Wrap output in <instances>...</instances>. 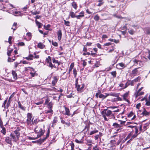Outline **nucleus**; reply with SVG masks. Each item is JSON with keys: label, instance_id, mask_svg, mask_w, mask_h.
<instances>
[{"label": "nucleus", "instance_id": "a19ab883", "mask_svg": "<svg viewBox=\"0 0 150 150\" xmlns=\"http://www.w3.org/2000/svg\"><path fill=\"white\" fill-rule=\"evenodd\" d=\"M100 17L98 14L96 15L94 17V19L96 21H98Z\"/></svg>", "mask_w": 150, "mask_h": 150}, {"label": "nucleus", "instance_id": "9d476101", "mask_svg": "<svg viewBox=\"0 0 150 150\" xmlns=\"http://www.w3.org/2000/svg\"><path fill=\"white\" fill-rule=\"evenodd\" d=\"M110 95V94L107 93H105L104 94L100 93L99 96V97L103 99L106 98L108 96Z\"/></svg>", "mask_w": 150, "mask_h": 150}, {"label": "nucleus", "instance_id": "f704fd0d", "mask_svg": "<svg viewBox=\"0 0 150 150\" xmlns=\"http://www.w3.org/2000/svg\"><path fill=\"white\" fill-rule=\"evenodd\" d=\"M26 35L28 37V40H30L32 38V35L31 33L30 32H29L26 34Z\"/></svg>", "mask_w": 150, "mask_h": 150}, {"label": "nucleus", "instance_id": "09e8293b", "mask_svg": "<svg viewBox=\"0 0 150 150\" xmlns=\"http://www.w3.org/2000/svg\"><path fill=\"white\" fill-rule=\"evenodd\" d=\"M133 115L134 113L132 112H131L129 113V114L128 115L127 117L128 118H130V119L131 118V117L133 116Z\"/></svg>", "mask_w": 150, "mask_h": 150}, {"label": "nucleus", "instance_id": "4468645a", "mask_svg": "<svg viewBox=\"0 0 150 150\" xmlns=\"http://www.w3.org/2000/svg\"><path fill=\"white\" fill-rule=\"evenodd\" d=\"M65 112L64 113H63V114L64 115H67L69 116L70 115V111L69 109L68 108H67L65 106H64Z\"/></svg>", "mask_w": 150, "mask_h": 150}, {"label": "nucleus", "instance_id": "423d86ee", "mask_svg": "<svg viewBox=\"0 0 150 150\" xmlns=\"http://www.w3.org/2000/svg\"><path fill=\"white\" fill-rule=\"evenodd\" d=\"M149 124V123L148 122L145 124H142L139 126V130L140 131H145L147 128V127Z\"/></svg>", "mask_w": 150, "mask_h": 150}, {"label": "nucleus", "instance_id": "dca6fc26", "mask_svg": "<svg viewBox=\"0 0 150 150\" xmlns=\"http://www.w3.org/2000/svg\"><path fill=\"white\" fill-rule=\"evenodd\" d=\"M110 95L114 96L116 97V98H115L114 99V101H122V99L121 98L119 97L118 96L116 95Z\"/></svg>", "mask_w": 150, "mask_h": 150}, {"label": "nucleus", "instance_id": "8fccbe9b", "mask_svg": "<svg viewBox=\"0 0 150 150\" xmlns=\"http://www.w3.org/2000/svg\"><path fill=\"white\" fill-rule=\"evenodd\" d=\"M31 13L33 15H35L37 14H39L40 13V11H35L34 12H31Z\"/></svg>", "mask_w": 150, "mask_h": 150}, {"label": "nucleus", "instance_id": "13d9d810", "mask_svg": "<svg viewBox=\"0 0 150 150\" xmlns=\"http://www.w3.org/2000/svg\"><path fill=\"white\" fill-rule=\"evenodd\" d=\"M43 102H44V101L43 100H42V101L38 102L37 103H35V104L36 105H40V104H42L43 103Z\"/></svg>", "mask_w": 150, "mask_h": 150}, {"label": "nucleus", "instance_id": "f8f14e48", "mask_svg": "<svg viewBox=\"0 0 150 150\" xmlns=\"http://www.w3.org/2000/svg\"><path fill=\"white\" fill-rule=\"evenodd\" d=\"M144 93L143 91L139 92L137 91L135 93L134 95L135 96L136 98H137V97L140 96H141L144 94Z\"/></svg>", "mask_w": 150, "mask_h": 150}, {"label": "nucleus", "instance_id": "20e7f679", "mask_svg": "<svg viewBox=\"0 0 150 150\" xmlns=\"http://www.w3.org/2000/svg\"><path fill=\"white\" fill-rule=\"evenodd\" d=\"M35 132L37 134V137L42 136L45 132V130L40 127L37 126L34 130Z\"/></svg>", "mask_w": 150, "mask_h": 150}, {"label": "nucleus", "instance_id": "f03ea898", "mask_svg": "<svg viewBox=\"0 0 150 150\" xmlns=\"http://www.w3.org/2000/svg\"><path fill=\"white\" fill-rule=\"evenodd\" d=\"M79 79L77 78L75 81V88L78 92L81 93L85 90V84L83 83H80L78 82Z\"/></svg>", "mask_w": 150, "mask_h": 150}, {"label": "nucleus", "instance_id": "393cba45", "mask_svg": "<svg viewBox=\"0 0 150 150\" xmlns=\"http://www.w3.org/2000/svg\"><path fill=\"white\" fill-rule=\"evenodd\" d=\"M12 73L13 79L15 80H16L17 79V76L16 73L14 71H12Z\"/></svg>", "mask_w": 150, "mask_h": 150}, {"label": "nucleus", "instance_id": "6e6552de", "mask_svg": "<svg viewBox=\"0 0 150 150\" xmlns=\"http://www.w3.org/2000/svg\"><path fill=\"white\" fill-rule=\"evenodd\" d=\"M129 91H128L122 96L123 98V100L128 103H129V100L127 99V98L129 96Z\"/></svg>", "mask_w": 150, "mask_h": 150}, {"label": "nucleus", "instance_id": "2eb2a0df", "mask_svg": "<svg viewBox=\"0 0 150 150\" xmlns=\"http://www.w3.org/2000/svg\"><path fill=\"white\" fill-rule=\"evenodd\" d=\"M58 78L56 76H54L53 78V80L52 81V85L54 86L57 82Z\"/></svg>", "mask_w": 150, "mask_h": 150}, {"label": "nucleus", "instance_id": "a211bd4d", "mask_svg": "<svg viewBox=\"0 0 150 150\" xmlns=\"http://www.w3.org/2000/svg\"><path fill=\"white\" fill-rule=\"evenodd\" d=\"M112 126L115 128H120L122 127V125H120V124L116 122L113 123L112 124Z\"/></svg>", "mask_w": 150, "mask_h": 150}, {"label": "nucleus", "instance_id": "e433bc0d", "mask_svg": "<svg viewBox=\"0 0 150 150\" xmlns=\"http://www.w3.org/2000/svg\"><path fill=\"white\" fill-rule=\"evenodd\" d=\"M69 15L72 18H74L76 16L75 13L73 12H70Z\"/></svg>", "mask_w": 150, "mask_h": 150}, {"label": "nucleus", "instance_id": "e2e57ef3", "mask_svg": "<svg viewBox=\"0 0 150 150\" xmlns=\"http://www.w3.org/2000/svg\"><path fill=\"white\" fill-rule=\"evenodd\" d=\"M11 40H12V37L10 36L9 37L8 39V42L10 44H11L12 43L11 42Z\"/></svg>", "mask_w": 150, "mask_h": 150}, {"label": "nucleus", "instance_id": "6ab92c4d", "mask_svg": "<svg viewBox=\"0 0 150 150\" xmlns=\"http://www.w3.org/2000/svg\"><path fill=\"white\" fill-rule=\"evenodd\" d=\"M34 56L33 54H29V56L27 57H25V58L28 60H31L33 59Z\"/></svg>", "mask_w": 150, "mask_h": 150}, {"label": "nucleus", "instance_id": "ea45409f", "mask_svg": "<svg viewBox=\"0 0 150 150\" xmlns=\"http://www.w3.org/2000/svg\"><path fill=\"white\" fill-rule=\"evenodd\" d=\"M140 79H141V78L140 77L138 76L137 77V78H135V79H134L133 80L132 82H134V83L137 82L138 81L140 80Z\"/></svg>", "mask_w": 150, "mask_h": 150}, {"label": "nucleus", "instance_id": "c9c22d12", "mask_svg": "<svg viewBox=\"0 0 150 150\" xmlns=\"http://www.w3.org/2000/svg\"><path fill=\"white\" fill-rule=\"evenodd\" d=\"M53 105V104L52 103V102H50L48 104V109H51L52 108V105Z\"/></svg>", "mask_w": 150, "mask_h": 150}, {"label": "nucleus", "instance_id": "412c9836", "mask_svg": "<svg viewBox=\"0 0 150 150\" xmlns=\"http://www.w3.org/2000/svg\"><path fill=\"white\" fill-rule=\"evenodd\" d=\"M35 22L37 26L38 27V28H40L42 25V23L39 22L36 20H35Z\"/></svg>", "mask_w": 150, "mask_h": 150}, {"label": "nucleus", "instance_id": "c03bdc74", "mask_svg": "<svg viewBox=\"0 0 150 150\" xmlns=\"http://www.w3.org/2000/svg\"><path fill=\"white\" fill-rule=\"evenodd\" d=\"M111 75L113 76L114 78H115L116 77V72L115 71H114L111 72Z\"/></svg>", "mask_w": 150, "mask_h": 150}, {"label": "nucleus", "instance_id": "052dcab7", "mask_svg": "<svg viewBox=\"0 0 150 150\" xmlns=\"http://www.w3.org/2000/svg\"><path fill=\"white\" fill-rule=\"evenodd\" d=\"M18 45L19 46H23L25 45V44L23 42H20L18 43Z\"/></svg>", "mask_w": 150, "mask_h": 150}, {"label": "nucleus", "instance_id": "4c0bfd02", "mask_svg": "<svg viewBox=\"0 0 150 150\" xmlns=\"http://www.w3.org/2000/svg\"><path fill=\"white\" fill-rule=\"evenodd\" d=\"M57 117H55L54 118V119L52 122V124H54L57 122Z\"/></svg>", "mask_w": 150, "mask_h": 150}, {"label": "nucleus", "instance_id": "0eeeda50", "mask_svg": "<svg viewBox=\"0 0 150 150\" xmlns=\"http://www.w3.org/2000/svg\"><path fill=\"white\" fill-rule=\"evenodd\" d=\"M27 118L26 120V123L28 125H30L31 124V119L32 117V115L30 113H28L27 114Z\"/></svg>", "mask_w": 150, "mask_h": 150}, {"label": "nucleus", "instance_id": "0e129e2a", "mask_svg": "<svg viewBox=\"0 0 150 150\" xmlns=\"http://www.w3.org/2000/svg\"><path fill=\"white\" fill-rule=\"evenodd\" d=\"M52 62L54 63H58V64L59 65V62L58 61L55 60L54 58L52 59Z\"/></svg>", "mask_w": 150, "mask_h": 150}, {"label": "nucleus", "instance_id": "4be33fe9", "mask_svg": "<svg viewBox=\"0 0 150 150\" xmlns=\"http://www.w3.org/2000/svg\"><path fill=\"white\" fill-rule=\"evenodd\" d=\"M133 132H131L125 138V139L124 140V142H125L126 140H127L128 139L130 138L131 137V136L133 134Z\"/></svg>", "mask_w": 150, "mask_h": 150}, {"label": "nucleus", "instance_id": "c756f323", "mask_svg": "<svg viewBox=\"0 0 150 150\" xmlns=\"http://www.w3.org/2000/svg\"><path fill=\"white\" fill-rule=\"evenodd\" d=\"M71 5L75 10H76L77 8V5L76 3L74 1L71 4Z\"/></svg>", "mask_w": 150, "mask_h": 150}, {"label": "nucleus", "instance_id": "49530a36", "mask_svg": "<svg viewBox=\"0 0 150 150\" xmlns=\"http://www.w3.org/2000/svg\"><path fill=\"white\" fill-rule=\"evenodd\" d=\"M50 27V25L49 24L47 25H44V28L45 29L47 30H49V28Z\"/></svg>", "mask_w": 150, "mask_h": 150}, {"label": "nucleus", "instance_id": "39448f33", "mask_svg": "<svg viewBox=\"0 0 150 150\" xmlns=\"http://www.w3.org/2000/svg\"><path fill=\"white\" fill-rule=\"evenodd\" d=\"M13 50V49L8 50L7 53L8 56L9 57L8 59V62H13V61H14L15 60V58H13L12 57H11L12 56L11 54L14 55Z\"/></svg>", "mask_w": 150, "mask_h": 150}, {"label": "nucleus", "instance_id": "58836bf2", "mask_svg": "<svg viewBox=\"0 0 150 150\" xmlns=\"http://www.w3.org/2000/svg\"><path fill=\"white\" fill-rule=\"evenodd\" d=\"M46 62L48 63L51 62V57L50 56H48L47 58L46 59Z\"/></svg>", "mask_w": 150, "mask_h": 150}, {"label": "nucleus", "instance_id": "338daca9", "mask_svg": "<svg viewBox=\"0 0 150 150\" xmlns=\"http://www.w3.org/2000/svg\"><path fill=\"white\" fill-rule=\"evenodd\" d=\"M146 105L147 106L150 105V101H147V99H146Z\"/></svg>", "mask_w": 150, "mask_h": 150}, {"label": "nucleus", "instance_id": "f3484780", "mask_svg": "<svg viewBox=\"0 0 150 150\" xmlns=\"http://www.w3.org/2000/svg\"><path fill=\"white\" fill-rule=\"evenodd\" d=\"M58 39L59 41L60 40L62 37V33L61 30H59L57 33Z\"/></svg>", "mask_w": 150, "mask_h": 150}, {"label": "nucleus", "instance_id": "9b49d317", "mask_svg": "<svg viewBox=\"0 0 150 150\" xmlns=\"http://www.w3.org/2000/svg\"><path fill=\"white\" fill-rule=\"evenodd\" d=\"M12 138L10 137H6L5 141L7 143L11 145H12L11 140Z\"/></svg>", "mask_w": 150, "mask_h": 150}, {"label": "nucleus", "instance_id": "603ef678", "mask_svg": "<svg viewBox=\"0 0 150 150\" xmlns=\"http://www.w3.org/2000/svg\"><path fill=\"white\" fill-rule=\"evenodd\" d=\"M64 24L65 25L67 26H70L69 23L70 22L69 21H66L65 20H64Z\"/></svg>", "mask_w": 150, "mask_h": 150}, {"label": "nucleus", "instance_id": "cd10ccee", "mask_svg": "<svg viewBox=\"0 0 150 150\" xmlns=\"http://www.w3.org/2000/svg\"><path fill=\"white\" fill-rule=\"evenodd\" d=\"M39 121V120L38 118H36L34 120H33V119L32 120V123L34 124H37L38 122Z\"/></svg>", "mask_w": 150, "mask_h": 150}, {"label": "nucleus", "instance_id": "bb28decb", "mask_svg": "<svg viewBox=\"0 0 150 150\" xmlns=\"http://www.w3.org/2000/svg\"><path fill=\"white\" fill-rule=\"evenodd\" d=\"M86 141L87 142V145L88 146H92L91 144L92 143V140L91 139H86Z\"/></svg>", "mask_w": 150, "mask_h": 150}, {"label": "nucleus", "instance_id": "ddd939ff", "mask_svg": "<svg viewBox=\"0 0 150 150\" xmlns=\"http://www.w3.org/2000/svg\"><path fill=\"white\" fill-rule=\"evenodd\" d=\"M11 13L15 16H18L21 14V12L19 11H12L11 12Z\"/></svg>", "mask_w": 150, "mask_h": 150}, {"label": "nucleus", "instance_id": "5fc2aeb1", "mask_svg": "<svg viewBox=\"0 0 150 150\" xmlns=\"http://www.w3.org/2000/svg\"><path fill=\"white\" fill-rule=\"evenodd\" d=\"M118 65L120 67L123 68L125 67L126 66V65H125V64H124L123 63H119Z\"/></svg>", "mask_w": 150, "mask_h": 150}, {"label": "nucleus", "instance_id": "a878e982", "mask_svg": "<svg viewBox=\"0 0 150 150\" xmlns=\"http://www.w3.org/2000/svg\"><path fill=\"white\" fill-rule=\"evenodd\" d=\"M37 46L38 48L40 49H43L45 47V45L41 42H39Z\"/></svg>", "mask_w": 150, "mask_h": 150}, {"label": "nucleus", "instance_id": "72a5a7b5", "mask_svg": "<svg viewBox=\"0 0 150 150\" xmlns=\"http://www.w3.org/2000/svg\"><path fill=\"white\" fill-rule=\"evenodd\" d=\"M75 141L78 144H83V140L81 139L80 140H78V139H75Z\"/></svg>", "mask_w": 150, "mask_h": 150}, {"label": "nucleus", "instance_id": "774afa93", "mask_svg": "<svg viewBox=\"0 0 150 150\" xmlns=\"http://www.w3.org/2000/svg\"><path fill=\"white\" fill-rule=\"evenodd\" d=\"M146 32L148 34H150V27L146 29Z\"/></svg>", "mask_w": 150, "mask_h": 150}, {"label": "nucleus", "instance_id": "bf43d9fd", "mask_svg": "<svg viewBox=\"0 0 150 150\" xmlns=\"http://www.w3.org/2000/svg\"><path fill=\"white\" fill-rule=\"evenodd\" d=\"M93 150H100V149L98 147L97 145H96L93 147Z\"/></svg>", "mask_w": 150, "mask_h": 150}, {"label": "nucleus", "instance_id": "5701e85b", "mask_svg": "<svg viewBox=\"0 0 150 150\" xmlns=\"http://www.w3.org/2000/svg\"><path fill=\"white\" fill-rule=\"evenodd\" d=\"M74 63H72L71 64L69 69V71L68 72V74H69L70 72L71 71L72 69H73L74 67Z\"/></svg>", "mask_w": 150, "mask_h": 150}, {"label": "nucleus", "instance_id": "de8ad7c7", "mask_svg": "<svg viewBox=\"0 0 150 150\" xmlns=\"http://www.w3.org/2000/svg\"><path fill=\"white\" fill-rule=\"evenodd\" d=\"M137 135L135 134L133 135H132L131 137V138L130 139V140H133L134 139L137 137Z\"/></svg>", "mask_w": 150, "mask_h": 150}, {"label": "nucleus", "instance_id": "f257e3e1", "mask_svg": "<svg viewBox=\"0 0 150 150\" xmlns=\"http://www.w3.org/2000/svg\"><path fill=\"white\" fill-rule=\"evenodd\" d=\"M101 113L105 121H108L109 119H112L116 120L112 112L108 109H104Z\"/></svg>", "mask_w": 150, "mask_h": 150}, {"label": "nucleus", "instance_id": "79ce46f5", "mask_svg": "<svg viewBox=\"0 0 150 150\" xmlns=\"http://www.w3.org/2000/svg\"><path fill=\"white\" fill-rule=\"evenodd\" d=\"M118 121L119 122H120V125H125V124L126 122V121H123L121 120H118Z\"/></svg>", "mask_w": 150, "mask_h": 150}, {"label": "nucleus", "instance_id": "6e6d98bb", "mask_svg": "<svg viewBox=\"0 0 150 150\" xmlns=\"http://www.w3.org/2000/svg\"><path fill=\"white\" fill-rule=\"evenodd\" d=\"M18 103L19 107V108H21V109H23L24 108L22 105L21 102L20 101H19V102H18Z\"/></svg>", "mask_w": 150, "mask_h": 150}, {"label": "nucleus", "instance_id": "4d7b16f0", "mask_svg": "<svg viewBox=\"0 0 150 150\" xmlns=\"http://www.w3.org/2000/svg\"><path fill=\"white\" fill-rule=\"evenodd\" d=\"M52 44L55 47H57L58 46V43L55 42H54L53 41H52Z\"/></svg>", "mask_w": 150, "mask_h": 150}, {"label": "nucleus", "instance_id": "7c9ffc66", "mask_svg": "<svg viewBox=\"0 0 150 150\" xmlns=\"http://www.w3.org/2000/svg\"><path fill=\"white\" fill-rule=\"evenodd\" d=\"M32 69L33 71H34V72H31L30 73V74L31 75V76H32V77H33L35 76V75H37L36 73L35 72V71L34 69L33 68H32Z\"/></svg>", "mask_w": 150, "mask_h": 150}, {"label": "nucleus", "instance_id": "7ed1b4c3", "mask_svg": "<svg viewBox=\"0 0 150 150\" xmlns=\"http://www.w3.org/2000/svg\"><path fill=\"white\" fill-rule=\"evenodd\" d=\"M10 137L12 140L15 142H17L19 140L20 137V133L18 130H16L11 134Z\"/></svg>", "mask_w": 150, "mask_h": 150}, {"label": "nucleus", "instance_id": "c85d7f7f", "mask_svg": "<svg viewBox=\"0 0 150 150\" xmlns=\"http://www.w3.org/2000/svg\"><path fill=\"white\" fill-rule=\"evenodd\" d=\"M49 110H46L45 111V113L46 114L50 113L52 114L53 111L51 108L49 109Z\"/></svg>", "mask_w": 150, "mask_h": 150}, {"label": "nucleus", "instance_id": "a18cd8bd", "mask_svg": "<svg viewBox=\"0 0 150 150\" xmlns=\"http://www.w3.org/2000/svg\"><path fill=\"white\" fill-rule=\"evenodd\" d=\"M128 30H129L128 32L130 34L132 35L134 33V31L132 29H131L129 30L128 29Z\"/></svg>", "mask_w": 150, "mask_h": 150}, {"label": "nucleus", "instance_id": "473e14b6", "mask_svg": "<svg viewBox=\"0 0 150 150\" xmlns=\"http://www.w3.org/2000/svg\"><path fill=\"white\" fill-rule=\"evenodd\" d=\"M98 132V131L95 129L94 130L91 131L89 134L90 135H91L93 134Z\"/></svg>", "mask_w": 150, "mask_h": 150}, {"label": "nucleus", "instance_id": "69168bd1", "mask_svg": "<svg viewBox=\"0 0 150 150\" xmlns=\"http://www.w3.org/2000/svg\"><path fill=\"white\" fill-rule=\"evenodd\" d=\"M83 17L82 16H81V15H78L76 16V18L78 19H79Z\"/></svg>", "mask_w": 150, "mask_h": 150}, {"label": "nucleus", "instance_id": "37998d69", "mask_svg": "<svg viewBox=\"0 0 150 150\" xmlns=\"http://www.w3.org/2000/svg\"><path fill=\"white\" fill-rule=\"evenodd\" d=\"M1 128H2V129L1 131V132L3 133L4 135L6 133L5 128L4 127H1Z\"/></svg>", "mask_w": 150, "mask_h": 150}, {"label": "nucleus", "instance_id": "b1692460", "mask_svg": "<svg viewBox=\"0 0 150 150\" xmlns=\"http://www.w3.org/2000/svg\"><path fill=\"white\" fill-rule=\"evenodd\" d=\"M134 131L135 132V134H136L137 135H138L139 134H140L141 131H140V132L139 133H138V129L136 126H135V127H134Z\"/></svg>", "mask_w": 150, "mask_h": 150}, {"label": "nucleus", "instance_id": "1a4fd4ad", "mask_svg": "<svg viewBox=\"0 0 150 150\" xmlns=\"http://www.w3.org/2000/svg\"><path fill=\"white\" fill-rule=\"evenodd\" d=\"M138 68H136L132 71L131 74L133 76H135L139 74V73L137 70Z\"/></svg>", "mask_w": 150, "mask_h": 150}, {"label": "nucleus", "instance_id": "aec40b11", "mask_svg": "<svg viewBox=\"0 0 150 150\" xmlns=\"http://www.w3.org/2000/svg\"><path fill=\"white\" fill-rule=\"evenodd\" d=\"M50 132V130L49 129H48L47 130V133L46 134V137L43 138L42 140V142H43L48 137H49V134Z\"/></svg>", "mask_w": 150, "mask_h": 150}, {"label": "nucleus", "instance_id": "2f4dec72", "mask_svg": "<svg viewBox=\"0 0 150 150\" xmlns=\"http://www.w3.org/2000/svg\"><path fill=\"white\" fill-rule=\"evenodd\" d=\"M142 114L145 116L149 115L150 113L148 112L146 110H144L143 112H142Z\"/></svg>", "mask_w": 150, "mask_h": 150}, {"label": "nucleus", "instance_id": "3c124183", "mask_svg": "<svg viewBox=\"0 0 150 150\" xmlns=\"http://www.w3.org/2000/svg\"><path fill=\"white\" fill-rule=\"evenodd\" d=\"M73 74L74 75V77L76 78L77 75V71L76 69L74 68L73 69Z\"/></svg>", "mask_w": 150, "mask_h": 150}, {"label": "nucleus", "instance_id": "864d4df0", "mask_svg": "<svg viewBox=\"0 0 150 150\" xmlns=\"http://www.w3.org/2000/svg\"><path fill=\"white\" fill-rule=\"evenodd\" d=\"M34 58L38 59L40 57V56L39 55H36V52H35L34 53Z\"/></svg>", "mask_w": 150, "mask_h": 150}, {"label": "nucleus", "instance_id": "680f3d73", "mask_svg": "<svg viewBox=\"0 0 150 150\" xmlns=\"http://www.w3.org/2000/svg\"><path fill=\"white\" fill-rule=\"evenodd\" d=\"M49 101H50L49 99L48 98H47L45 100V105L47 104L48 103Z\"/></svg>", "mask_w": 150, "mask_h": 150}]
</instances>
